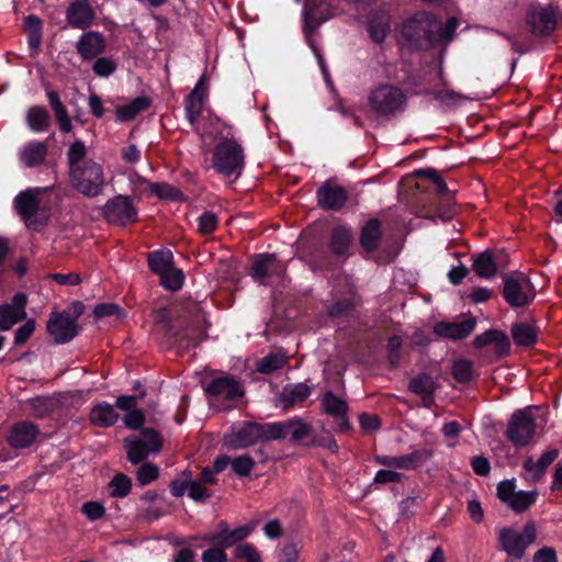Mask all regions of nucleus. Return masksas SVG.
<instances>
[{"label":"nucleus","mask_w":562,"mask_h":562,"mask_svg":"<svg viewBox=\"0 0 562 562\" xmlns=\"http://www.w3.org/2000/svg\"><path fill=\"white\" fill-rule=\"evenodd\" d=\"M158 317L159 322L164 323L162 337L166 345L179 355L199 347L207 338L205 319L199 313L168 321L165 319L164 313Z\"/></svg>","instance_id":"obj_1"},{"label":"nucleus","mask_w":562,"mask_h":562,"mask_svg":"<svg viewBox=\"0 0 562 562\" xmlns=\"http://www.w3.org/2000/svg\"><path fill=\"white\" fill-rule=\"evenodd\" d=\"M438 27L435 14L416 12L403 22L400 43L411 52L427 50L436 45L434 34Z\"/></svg>","instance_id":"obj_2"},{"label":"nucleus","mask_w":562,"mask_h":562,"mask_svg":"<svg viewBox=\"0 0 562 562\" xmlns=\"http://www.w3.org/2000/svg\"><path fill=\"white\" fill-rule=\"evenodd\" d=\"M260 441L283 440L290 436V441L301 446L315 445V434L311 424L295 416L284 422L259 423Z\"/></svg>","instance_id":"obj_3"},{"label":"nucleus","mask_w":562,"mask_h":562,"mask_svg":"<svg viewBox=\"0 0 562 562\" xmlns=\"http://www.w3.org/2000/svg\"><path fill=\"white\" fill-rule=\"evenodd\" d=\"M245 150L236 138H222L215 144L212 155V168L225 178L240 177L245 169Z\"/></svg>","instance_id":"obj_4"},{"label":"nucleus","mask_w":562,"mask_h":562,"mask_svg":"<svg viewBox=\"0 0 562 562\" xmlns=\"http://www.w3.org/2000/svg\"><path fill=\"white\" fill-rule=\"evenodd\" d=\"M501 277L503 280L501 294L509 307L525 308L535 301L537 295L535 285L524 272L504 273Z\"/></svg>","instance_id":"obj_5"},{"label":"nucleus","mask_w":562,"mask_h":562,"mask_svg":"<svg viewBox=\"0 0 562 562\" xmlns=\"http://www.w3.org/2000/svg\"><path fill=\"white\" fill-rule=\"evenodd\" d=\"M72 188L86 198H95L103 192L104 173L100 164L88 159L82 166L69 171Z\"/></svg>","instance_id":"obj_6"},{"label":"nucleus","mask_w":562,"mask_h":562,"mask_svg":"<svg viewBox=\"0 0 562 562\" xmlns=\"http://www.w3.org/2000/svg\"><path fill=\"white\" fill-rule=\"evenodd\" d=\"M202 387L211 405L216 402H234L245 395L241 382L228 373L205 379L202 382Z\"/></svg>","instance_id":"obj_7"},{"label":"nucleus","mask_w":562,"mask_h":562,"mask_svg":"<svg viewBox=\"0 0 562 562\" xmlns=\"http://www.w3.org/2000/svg\"><path fill=\"white\" fill-rule=\"evenodd\" d=\"M537 538V528L533 521H528L518 532L512 527L502 528L498 531L499 548L508 557L520 560L524 558L527 548L535 542Z\"/></svg>","instance_id":"obj_8"},{"label":"nucleus","mask_w":562,"mask_h":562,"mask_svg":"<svg viewBox=\"0 0 562 562\" xmlns=\"http://www.w3.org/2000/svg\"><path fill=\"white\" fill-rule=\"evenodd\" d=\"M140 436L142 438L127 437L124 439L127 460L132 464L142 463L150 453L159 452L164 446L162 436L155 428H142Z\"/></svg>","instance_id":"obj_9"},{"label":"nucleus","mask_w":562,"mask_h":562,"mask_svg":"<svg viewBox=\"0 0 562 562\" xmlns=\"http://www.w3.org/2000/svg\"><path fill=\"white\" fill-rule=\"evenodd\" d=\"M101 212L106 223L115 226H126L138 221V211L130 195L117 194L109 199Z\"/></svg>","instance_id":"obj_10"},{"label":"nucleus","mask_w":562,"mask_h":562,"mask_svg":"<svg viewBox=\"0 0 562 562\" xmlns=\"http://www.w3.org/2000/svg\"><path fill=\"white\" fill-rule=\"evenodd\" d=\"M528 409L530 407L515 411L507 424L506 438L516 448L527 446L536 432V422Z\"/></svg>","instance_id":"obj_11"},{"label":"nucleus","mask_w":562,"mask_h":562,"mask_svg":"<svg viewBox=\"0 0 562 562\" xmlns=\"http://www.w3.org/2000/svg\"><path fill=\"white\" fill-rule=\"evenodd\" d=\"M406 97L400 88L391 85H381L371 91L369 103L380 115L394 114L402 110Z\"/></svg>","instance_id":"obj_12"},{"label":"nucleus","mask_w":562,"mask_h":562,"mask_svg":"<svg viewBox=\"0 0 562 562\" xmlns=\"http://www.w3.org/2000/svg\"><path fill=\"white\" fill-rule=\"evenodd\" d=\"M259 423L243 420L234 423L224 434V445L233 450L245 449L260 441Z\"/></svg>","instance_id":"obj_13"},{"label":"nucleus","mask_w":562,"mask_h":562,"mask_svg":"<svg viewBox=\"0 0 562 562\" xmlns=\"http://www.w3.org/2000/svg\"><path fill=\"white\" fill-rule=\"evenodd\" d=\"M285 273V266L276 254H256L251 258L248 274L259 284L266 285L271 277L281 278Z\"/></svg>","instance_id":"obj_14"},{"label":"nucleus","mask_w":562,"mask_h":562,"mask_svg":"<svg viewBox=\"0 0 562 562\" xmlns=\"http://www.w3.org/2000/svg\"><path fill=\"white\" fill-rule=\"evenodd\" d=\"M349 192L334 179H327L316 190L317 205L327 212L341 211L349 201Z\"/></svg>","instance_id":"obj_15"},{"label":"nucleus","mask_w":562,"mask_h":562,"mask_svg":"<svg viewBox=\"0 0 562 562\" xmlns=\"http://www.w3.org/2000/svg\"><path fill=\"white\" fill-rule=\"evenodd\" d=\"M252 530V525H244L231 529L226 520H221L217 524V530L206 536L204 540L215 547L228 549L244 543L243 541L250 536Z\"/></svg>","instance_id":"obj_16"},{"label":"nucleus","mask_w":562,"mask_h":562,"mask_svg":"<svg viewBox=\"0 0 562 562\" xmlns=\"http://www.w3.org/2000/svg\"><path fill=\"white\" fill-rule=\"evenodd\" d=\"M79 329L78 323L66 312L52 313L46 325V330L56 345L71 341L79 334Z\"/></svg>","instance_id":"obj_17"},{"label":"nucleus","mask_w":562,"mask_h":562,"mask_svg":"<svg viewBox=\"0 0 562 562\" xmlns=\"http://www.w3.org/2000/svg\"><path fill=\"white\" fill-rule=\"evenodd\" d=\"M526 24L537 37L550 35L557 27V18L550 8L532 4L526 13Z\"/></svg>","instance_id":"obj_18"},{"label":"nucleus","mask_w":562,"mask_h":562,"mask_svg":"<svg viewBox=\"0 0 562 562\" xmlns=\"http://www.w3.org/2000/svg\"><path fill=\"white\" fill-rule=\"evenodd\" d=\"M507 257L504 250L485 249L473 256L472 269L477 277L491 279L496 276L498 268L505 267Z\"/></svg>","instance_id":"obj_19"},{"label":"nucleus","mask_w":562,"mask_h":562,"mask_svg":"<svg viewBox=\"0 0 562 562\" xmlns=\"http://www.w3.org/2000/svg\"><path fill=\"white\" fill-rule=\"evenodd\" d=\"M473 348L483 349L493 346V356L496 360L507 357L510 353L512 342L508 335L497 328H491L475 336L472 341Z\"/></svg>","instance_id":"obj_20"},{"label":"nucleus","mask_w":562,"mask_h":562,"mask_svg":"<svg viewBox=\"0 0 562 562\" xmlns=\"http://www.w3.org/2000/svg\"><path fill=\"white\" fill-rule=\"evenodd\" d=\"M331 0H306L303 8L305 32L315 31L322 23L333 16Z\"/></svg>","instance_id":"obj_21"},{"label":"nucleus","mask_w":562,"mask_h":562,"mask_svg":"<svg viewBox=\"0 0 562 562\" xmlns=\"http://www.w3.org/2000/svg\"><path fill=\"white\" fill-rule=\"evenodd\" d=\"M40 188H27L18 193L13 200L14 210L27 227L36 223L33 218L40 210Z\"/></svg>","instance_id":"obj_22"},{"label":"nucleus","mask_w":562,"mask_h":562,"mask_svg":"<svg viewBox=\"0 0 562 562\" xmlns=\"http://www.w3.org/2000/svg\"><path fill=\"white\" fill-rule=\"evenodd\" d=\"M27 295L23 292H16L11 303L0 305V330H9L13 325L26 318Z\"/></svg>","instance_id":"obj_23"},{"label":"nucleus","mask_w":562,"mask_h":562,"mask_svg":"<svg viewBox=\"0 0 562 562\" xmlns=\"http://www.w3.org/2000/svg\"><path fill=\"white\" fill-rule=\"evenodd\" d=\"M95 20V12L89 0L71 1L66 9L68 25L77 30L89 29Z\"/></svg>","instance_id":"obj_24"},{"label":"nucleus","mask_w":562,"mask_h":562,"mask_svg":"<svg viewBox=\"0 0 562 562\" xmlns=\"http://www.w3.org/2000/svg\"><path fill=\"white\" fill-rule=\"evenodd\" d=\"M476 326V318L470 316L462 322L440 321L434 325V334L450 340H463L468 338Z\"/></svg>","instance_id":"obj_25"},{"label":"nucleus","mask_w":562,"mask_h":562,"mask_svg":"<svg viewBox=\"0 0 562 562\" xmlns=\"http://www.w3.org/2000/svg\"><path fill=\"white\" fill-rule=\"evenodd\" d=\"M40 434L41 430L36 424L21 420L11 426L7 441L14 449H25L36 441Z\"/></svg>","instance_id":"obj_26"},{"label":"nucleus","mask_w":562,"mask_h":562,"mask_svg":"<svg viewBox=\"0 0 562 562\" xmlns=\"http://www.w3.org/2000/svg\"><path fill=\"white\" fill-rule=\"evenodd\" d=\"M76 49L83 60H91L102 55L106 49V41L101 32H83L76 43Z\"/></svg>","instance_id":"obj_27"},{"label":"nucleus","mask_w":562,"mask_h":562,"mask_svg":"<svg viewBox=\"0 0 562 562\" xmlns=\"http://www.w3.org/2000/svg\"><path fill=\"white\" fill-rule=\"evenodd\" d=\"M353 240L352 228L348 225H337L331 228L328 248L338 258L349 257L350 246Z\"/></svg>","instance_id":"obj_28"},{"label":"nucleus","mask_w":562,"mask_h":562,"mask_svg":"<svg viewBox=\"0 0 562 562\" xmlns=\"http://www.w3.org/2000/svg\"><path fill=\"white\" fill-rule=\"evenodd\" d=\"M48 155L47 142L30 140L20 150L19 159L26 168L43 165Z\"/></svg>","instance_id":"obj_29"},{"label":"nucleus","mask_w":562,"mask_h":562,"mask_svg":"<svg viewBox=\"0 0 562 562\" xmlns=\"http://www.w3.org/2000/svg\"><path fill=\"white\" fill-rule=\"evenodd\" d=\"M382 222L376 218L368 220L360 229L359 243L367 252L378 250L382 240Z\"/></svg>","instance_id":"obj_30"},{"label":"nucleus","mask_w":562,"mask_h":562,"mask_svg":"<svg viewBox=\"0 0 562 562\" xmlns=\"http://www.w3.org/2000/svg\"><path fill=\"white\" fill-rule=\"evenodd\" d=\"M24 32L27 37L30 56L35 57L38 54L43 40V21L35 14H29L24 19Z\"/></svg>","instance_id":"obj_31"},{"label":"nucleus","mask_w":562,"mask_h":562,"mask_svg":"<svg viewBox=\"0 0 562 562\" xmlns=\"http://www.w3.org/2000/svg\"><path fill=\"white\" fill-rule=\"evenodd\" d=\"M89 420L97 427L109 428L119 420V413L108 402H99L91 408Z\"/></svg>","instance_id":"obj_32"},{"label":"nucleus","mask_w":562,"mask_h":562,"mask_svg":"<svg viewBox=\"0 0 562 562\" xmlns=\"http://www.w3.org/2000/svg\"><path fill=\"white\" fill-rule=\"evenodd\" d=\"M25 122L27 127L34 133L47 132L53 123L48 110L42 105L29 108Z\"/></svg>","instance_id":"obj_33"},{"label":"nucleus","mask_w":562,"mask_h":562,"mask_svg":"<svg viewBox=\"0 0 562 562\" xmlns=\"http://www.w3.org/2000/svg\"><path fill=\"white\" fill-rule=\"evenodd\" d=\"M311 387L305 383H290L283 386L280 393V402L289 409L297 403H303L311 395Z\"/></svg>","instance_id":"obj_34"},{"label":"nucleus","mask_w":562,"mask_h":562,"mask_svg":"<svg viewBox=\"0 0 562 562\" xmlns=\"http://www.w3.org/2000/svg\"><path fill=\"white\" fill-rule=\"evenodd\" d=\"M151 105V100L146 95H140L133 99L130 103L120 105L115 110L116 119L120 122L133 121L140 112L148 110Z\"/></svg>","instance_id":"obj_35"},{"label":"nucleus","mask_w":562,"mask_h":562,"mask_svg":"<svg viewBox=\"0 0 562 562\" xmlns=\"http://www.w3.org/2000/svg\"><path fill=\"white\" fill-rule=\"evenodd\" d=\"M559 456V450L557 448H551L547 450L538 461H533L531 457H528L522 462V468L532 473L535 480H539L547 471L549 465L554 462V460Z\"/></svg>","instance_id":"obj_36"},{"label":"nucleus","mask_w":562,"mask_h":562,"mask_svg":"<svg viewBox=\"0 0 562 562\" xmlns=\"http://www.w3.org/2000/svg\"><path fill=\"white\" fill-rule=\"evenodd\" d=\"M413 176L431 182L435 186L436 193L440 196H445L450 203L453 200V193L449 190L445 179L432 168H422L413 172Z\"/></svg>","instance_id":"obj_37"},{"label":"nucleus","mask_w":562,"mask_h":562,"mask_svg":"<svg viewBox=\"0 0 562 562\" xmlns=\"http://www.w3.org/2000/svg\"><path fill=\"white\" fill-rule=\"evenodd\" d=\"M514 342L517 346L530 348L538 341V333L533 326L528 323H514L510 328Z\"/></svg>","instance_id":"obj_38"},{"label":"nucleus","mask_w":562,"mask_h":562,"mask_svg":"<svg viewBox=\"0 0 562 562\" xmlns=\"http://www.w3.org/2000/svg\"><path fill=\"white\" fill-rule=\"evenodd\" d=\"M147 262L149 270L159 276L173 266V255L169 249H158L148 252Z\"/></svg>","instance_id":"obj_39"},{"label":"nucleus","mask_w":562,"mask_h":562,"mask_svg":"<svg viewBox=\"0 0 562 562\" xmlns=\"http://www.w3.org/2000/svg\"><path fill=\"white\" fill-rule=\"evenodd\" d=\"M432 457L429 449H418L411 453L397 456V469L416 470Z\"/></svg>","instance_id":"obj_40"},{"label":"nucleus","mask_w":562,"mask_h":562,"mask_svg":"<svg viewBox=\"0 0 562 562\" xmlns=\"http://www.w3.org/2000/svg\"><path fill=\"white\" fill-rule=\"evenodd\" d=\"M436 389L434 378L427 372L416 374L408 382V391L418 396H430L435 394Z\"/></svg>","instance_id":"obj_41"},{"label":"nucleus","mask_w":562,"mask_h":562,"mask_svg":"<svg viewBox=\"0 0 562 562\" xmlns=\"http://www.w3.org/2000/svg\"><path fill=\"white\" fill-rule=\"evenodd\" d=\"M368 32L372 42L381 44L390 33L389 18L383 14H375L369 19Z\"/></svg>","instance_id":"obj_42"},{"label":"nucleus","mask_w":562,"mask_h":562,"mask_svg":"<svg viewBox=\"0 0 562 562\" xmlns=\"http://www.w3.org/2000/svg\"><path fill=\"white\" fill-rule=\"evenodd\" d=\"M321 405L324 413L331 416L333 418L346 415L348 413L347 402L339 398L331 391L324 393Z\"/></svg>","instance_id":"obj_43"},{"label":"nucleus","mask_w":562,"mask_h":562,"mask_svg":"<svg viewBox=\"0 0 562 562\" xmlns=\"http://www.w3.org/2000/svg\"><path fill=\"white\" fill-rule=\"evenodd\" d=\"M451 375L461 384L470 383L474 379L473 361L465 358L454 360L451 367Z\"/></svg>","instance_id":"obj_44"},{"label":"nucleus","mask_w":562,"mask_h":562,"mask_svg":"<svg viewBox=\"0 0 562 562\" xmlns=\"http://www.w3.org/2000/svg\"><path fill=\"white\" fill-rule=\"evenodd\" d=\"M148 189L151 194L167 201H184L183 192L166 182H149Z\"/></svg>","instance_id":"obj_45"},{"label":"nucleus","mask_w":562,"mask_h":562,"mask_svg":"<svg viewBox=\"0 0 562 562\" xmlns=\"http://www.w3.org/2000/svg\"><path fill=\"white\" fill-rule=\"evenodd\" d=\"M160 285L170 291H178L182 288L184 282V274L182 270L171 266L169 269L159 274Z\"/></svg>","instance_id":"obj_46"},{"label":"nucleus","mask_w":562,"mask_h":562,"mask_svg":"<svg viewBox=\"0 0 562 562\" xmlns=\"http://www.w3.org/2000/svg\"><path fill=\"white\" fill-rule=\"evenodd\" d=\"M233 557L236 562H262L259 551L250 542L237 544L234 548Z\"/></svg>","instance_id":"obj_47"},{"label":"nucleus","mask_w":562,"mask_h":562,"mask_svg":"<svg viewBox=\"0 0 562 562\" xmlns=\"http://www.w3.org/2000/svg\"><path fill=\"white\" fill-rule=\"evenodd\" d=\"M30 408L35 418H45L55 411L53 398L46 396H36L30 401Z\"/></svg>","instance_id":"obj_48"},{"label":"nucleus","mask_w":562,"mask_h":562,"mask_svg":"<svg viewBox=\"0 0 562 562\" xmlns=\"http://www.w3.org/2000/svg\"><path fill=\"white\" fill-rule=\"evenodd\" d=\"M87 155V147L83 140L76 139L72 144H70L67 151V162L69 167V171L74 170L76 167L82 166L85 157Z\"/></svg>","instance_id":"obj_49"},{"label":"nucleus","mask_w":562,"mask_h":562,"mask_svg":"<svg viewBox=\"0 0 562 562\" xmlns=\"http://www.w3.org/2000/svg\"><path fill=\"white\" fill-rule=\"evenodd\" d=\"M537 497H538L537 491H530V492L519 491L515 494L514 498L512 499V502H509L508 506L515 513L519 514V513L527 510L530 506H532L536 503Z\"/></svg>","instance_id":"obj_50"},{"label":"nucleus","mask_w":562,"mask_h":562,"mask_svg":"<svg viewBox=\"0 0 562 562\" xmlns=\"http://www.w3.org/2000/svg\"><path fill=\"white\" fill-rule=\"evenodd\" d=\"M111 488V496L115 498H123L127 496L132 488V480L123 473H117L113 476L109 484Z\"/></svg>","instance_id":"obj_51"},{"label":"nucleus","mask_w":562,"mask_h":562,"mask_svg":"<svg viewBox=\"0 0 562 562\" xmlns=\"http://www.w3.org/2000/svg\"><path fill=\"white\" fill-rule=\"evenodd\" d=\"M204 101L205 99H202L201 97H191V94L186 97L184 112L186 117L191 125H194L198 122L203 111Z\"/></svg>","instance_id":"obj_52"},{"label":"nucleus","mask_w":562,"mask_h":562,"mask_svg":"<svg viewBox=\"0 0 562 562\" xmlns=\"http://www.w3.org/2000/svg\"><path fill=\"white\" fill-rule=\"evenodd\" d=\"M198 232L203 236L213 234L220 224V220L216 213L213 211H204L196 220Z\"/></svg>","instance_id":"obj_53"},{"label":"nucleus","mask_w":562,"mask_h":562,"mask_svg":"<svg viewBox=\"0 0 562 562\" xmlns=\"http://www.w3.org/2000/svg\"><path fill=\"white\" fill-rule=\"evenodd\" d=\"M403 345V339L398 335H392L387 339L386 344V352H387V361L392 369H395L398 367L402 355L401 349Z\"/></svg>","instance_id":"obj_54"},{"label":"nucleus","mask_w":562,"mask_h":562,"mask_svg":"<svg viewBox=\"0 0 562 562\" xmlns=\"http://www.w3.org/2000/svg\"><path fill=\"white\" fill-rule=\"evenodd\" d=\"M436 22L438 23V30L435 32V44H438L443 41H449L453 37V34L459 25V22L456 18H449L446 24H442L441 19L436 16Z\"/></svg>","instance_id":"obj_55"},{"label":"nucleus","mask_w":562,"mask_h":562,"mask_svg":"<svg viewBox=\"0 0 562 562\" xmlns=\"http://www.w3.org/2000/svg\"><path fill=\"white\" fill-rule=\"evenodd\" d=\"M284 364V360L282 357L276 355V353H269L257 364V371L262 374H271L276 372L277 370L281 369Z\"/></svg>","instance_id":"obj_56"},{"label":"nucleus","mask_w":562,"mask_h":562,"mask_svg":"<svg viewBox=\"0 0 562 562\" xmlns=\"http://www.w3.org/2000/svg\"><path fill=\"white\" fill-rule=\"evenodd\" d=\"M255 464V460L249 454L238 456L232 459L231 462L234 473L243 477L248 476L251 473Z\"/></svg>","instance_id":"obj_57"},{"label":"nucleus","mask_w":562,"mask_h":562,"mask_svg":"<svg viewBox=\"0 0 562 562\" xmlns=\"http://www.w3.org/2000/svg\"><path fill=\"white\" fill-rule=\"evenodd\" d=\"M117 69L116 63L110 57H99L92 65V70L95 76L106 78L115 72Z\"/></svg>","instance_id":"obj_58"},{"label":"nucleus","mask_w":562,"mask_h":562,"mask_svg":"<svg viewBox=\"0 0 562 562\" xmlns=\"http://www.w3.org/2000/svg\"><path fill=\"white\" fill-rule=\"evenodd\" d=\"M191 477V472L184 470L179 477L171 481L169 485L170 494L176 498L183 496L186 491L189 490Z\"/></svg>","instance_id":"obj_59"},{"label":"nucleus","mask_w":562,"mask_h":562,"mask_svg":"<svg viewBox=\"0 0 562 562\" xmlns=\"http://www.w3.org/2000/svg\"><path fill=\"white\" fill-rule=\"evenodd\" d=\"M158 476L159 468L153 463L142 464L136 472V479L142 486L150 484L156 481Z\"/></svg>","instance_id":"obj_60"},{"label":"nucleus","mask_w":562,"mask_h":562,"mask_svg":"<svg viewBox=\"0 0 562 562\" xmlns=\"http://www.w3.org/2000/svg\"><path fill=\"white\" fill-rule=\"evenodd\" d=\"M35 328L36 321L34 318L26 319V322L23 325H21L14 333V346H23L31 338Z\"/></svg>","instance_id":"obj_61"},{"label":"nucleus","mask_w":562,"mask_h":562,"mask_svg":"<svg viewBox=\"0 0 562 562\" xmlns=\"http://www.w3.org/2000/svg\"><path fill=\"white\" fill-rule=\"evenodd\" d=\"M422 504L423 498L420 496H408L402 499L398 505L401 518L408 519L413 517L416 513V509L420 507Z\"/></svg>","instance_id":"obj_62"},{"label":"nucleus","mask_w":562,"mask_h":562,"mask_svg":"<svg viewBox=\"0 0 562 562\" xmlns=\"http://www.w3.org/2000/svg\"><path fill=\"white\" fill-rule=\"evenodd\" d=\"M355 308L353 301L351 299H341L334 302L328 307V314L330 317H340L350 314Z\"/></svg>","instance_id":"obj_63"},{"label":"nucleus","mask_w":562,"mask_h":562,"mask_svg":"<svg viewBox=\"0 0 562 562\" xmlns=\"http://www.w3.org/2000/svg\"><path fill=\"white\" fill-rule=\"evenodd\" d=\"M202 562H228V555L224 548H209L202 553Z\"/></svg>","instance_id":"obj_64"}]
</instances>
